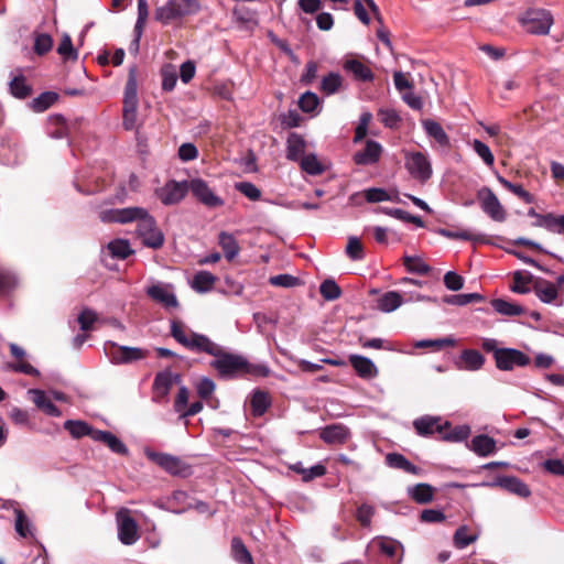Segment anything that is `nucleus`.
<instances>
[{
    "instance_id": "f257e3e1",
    "label": "nucleus",
    "mask_w": 564,
    "mask_h": 564,
    "mask_svg": "<svg viewBox=\"0 0 564 564\" xmlns=\"http://www.w3.org/2000/svg\"><path fill=\"white\" fill-rule=\"evenodd\" d=\"M171 336L186 349L214 356L212 367L223 377H231L238 372H249L246 358L223 351V348L209 337L189 329L182 321H170Z\"/></svg>"
},
{
    "instance_id": "f03ea898",
    "label": "nucleus",
    "mask_w": 564,
    "mask_h": 564,
    "mask_svg": "<svg viewBox=\"0 0 564 564\" xmlns=\"http://www.w3.org/2000/svg\"><path fill=\"white\" fill-rule=\"evenodd\" d=\"M102 223L128 224L137 221V234L145 247L159 249L164 243V235L155 219L142 207L111 208L99 213Z\"/></svg>"
},
{
    "instance_id": "7ed1b4c3",
    "label": "nucleus",
    "mask_w": 564,
    "mask_h": 564,
    "mask_svg": "<svg viewBox=\"0 0 564 564\" xmlns=\"http://www.w3.org/2000/svg\"><path fill=\"white\" fill-rule=\"evenodd\" d=\"M199 10L200 4L197 0H167L155 9L154 18L166 25L183 17L196 14Z\"/></svg>"
},
{
    "instance_id": "20e7f679",
    "label": "nucleus",
    "mask_w": 564,
    "mask_h": 564,
    "mask_svg": "<svg viewBox=\"0 0 564 564\" xmlns=\"http://www.w3.org/2000/svg\"><path fill=\"white\" fill-rule=\"evenodd\" d=\"M138 104L137 75L135 70L131 68L123 94V127L126 130H132L137 126Z\"/></svg>"
},
{
    "instance_id": "39448f33",
    "label": "nucleus",
    "mask_w": 564,
    "mask_h": 564,
    "mask_svg": "<svg viewBox=\"0 0 564 564\" xmlns=\"http://www.w3.org/2000/svg\"><path fill=\"white\" fill-rule=\"evenodd\" d=\"M105 355L113 365H127L144 359L148 351L139 347L121 346L108 340L104 344Z\"/></svg>"
},
{
    "instance_id": "423d86ee",
    "label": "nucleus",
    "mask_w": 564,
    "mask_h": 564,
    "mask_svg": "<svg viewBox=\"0 0 564 564\" xmlns=\"http://www.w3.org/2000/svg\"><path fill=\"white\" fill-rule=\"evenodd\" d=\"M404 166L409 174L421 183H425L432 177L431 160L423 152H405Z\"/></svg>"
},
{
    "instance_id": "0eeeda50",
    "label": "nucleus",
    "mask_w": 564,
    "mask_h": 564,
    "mask_svg": "<svg viewBox=\"0 0 564 564\" xmlns=\"http://www.w3.org/2000/svg\"><path fill=\"white\" fill-rule=\"evenodd\" d=\"M527 31L531 34L546 35L553 24L552 14L543 9H532L527 11L523 19Z\"/></svg>"
},
{
    "instance_id": "6e6552de",
    "label": "nucleus",
    "mask_w": 564,
    "mask_h": 564,
    "mask_svg": "<svg viewBox=\"0 0 564 564\" xmlns=\"http://www.w3.org/2000/svg\"><path fill=\"white\" fill-rule=\"evenodd\" d=\"M530 357L516 348H502L496 351V367L502 371H511L517 367H525L530 364Z\"/></svg>"
},
{
    "instance_id": "1a4fd4ad",
    "label": "nucleus",
    "mask_w": 564,
    "mask_h": 564,
    "mask_svg": "<svg viewBox=\"0 0 564 564\" xmlns=\"http://www.w3.org/2000/svg\"><path fill=\"white\" fill-rule=\"evenodd\" d=\"M477 197L480 200L482 212L492 220L503 221L506 219V210L490 188H480L477 193Z\"/></svg>"
},
{
    "instance_id": "9d476101",
    "label": "nucleus",
    "mask_w": 564,
    "mask_h": 564,
    "mask_svg": "<svg viewBox=\"0 0 564 564\" xmlns=\"http://www.w3.org/2000/svg\"><path fill=\"white\" fill-rule=\"evenodd\" d=\"M118 538L124 545H132L139 539L138 524L127 509L117 513Z\"/></svg>"
},
{
    "instance_id": "9b49d317",
    "label": "nucleus",
    "mask_w": 564,
    "mask_h": 564,
    "mask_svg": "<svg viewBox=\"0 0 564 564\" xmlns=\"http://www.w3.org/2000/svg\"><path fill=\"white\" fill-rule=\"evenodd\" d=\"M147 295L165 308H176L178 301L172 284L158 282L147 288Z\"/></svg>"
},
{
    "instance_id": "f8f14e48",
    "label": "nucleus",
    "mask_w": 564,
    "mask_h": 564,
    "mask_svg": "<svg viewBox=\"0 0 564 564\" xmlns=\"http://www.w3.org/2000/svg\"><path fill=\"white\" fill-rule=\"evenodd\" d=\"M189 189L202 204L209 208H216L224 205V199L216 195L209 185L202 178L191 180Z\"/></svg>"
},
{
    "instance_id": "ddd939ff",
    "label": "nucleus",
    "mask_w": 564,
    "mask_h": 564,
    "mask_svg": "<svg viewBox=\"0 0 564 564\" xmlns=\"http://www.w3.org/2000/svg\"><path fill=\"white\" fill-rule=\"evenodd\" d=\"M148 457L156 465H159L161 468H163L165 471L172 475H187L188 466L176 456L164 453L149 452Z\"/></svg>"
},
{
    "instance_id": "4468645a",
    "label": "nucleus",
    "mask_w": 564,
    "mask_h": 564,
    "mask_svg": "<svg viewBox=\"0 0 564 564\" xmlns=\"http://www.w3.org/2000/svg\"><path fill=\"white\" fill-rule=\"evenodd\" d=\"M189 189V184L186 182L169 181L158 192L160 200L164 205H173L181 202Z\"/></svg>"
},
{
    "instance_id": "2eb2a0df",
    "label": "nucleus",
    "mask_w": 564,
    "mask_h": 564,
    "mask_svg": "<svg viewBox=\"0 0 564 564\" xmlns=\"http://www.w3.org/2000/svg\"><path fill=\"white\" fill-rule=\"evenodd\" d=\"M180 381V376L171 370H164L156 373L153 382V400L161 402L165 399L175 382Z\"/></svg>"
},
{
    "instance_id": "dca6fc26",
    "label": "nucleus",
    "mask_w": 564,
    "mask_h": 564,
    "mask_svg": "<svg viewBox=\"0 0 564 564\" xmlns=\"http://www.w3.org/2000/svg\"><path fill=\"white\" fill-rule=\"evenodd\" d=\"M485 486H499L505 490L513 495H517L521 498H528L531 495V490L528 487V485L524 484L521 479L513 476L498 477L494 482L485 484Z\"/></svg>"
},
{
    "instance_id": "f3484780",
    "label": "nucleus",
    "mask_w": 564,
    "mask_h": 564,
    "mask_svg": "<svg viewBox=\"0 0 564 564\" xmlns=\"http://www.w3.org/2000/svg\"><path fill=\"white\" fill-rule=\"evenodd\" d=\"M413 426L419 435L427 436L435 433L443 434V430L448 427V422L441 423V419L436 416H421L413 422Z\"/></svg>"
},
{
    "instance_id": "a211bd4d",
    "label": "nucleus",
    "mask_w": 564,
    "mask_h": 564,
    "mask_svg": "<svg viewBox=\"0 0 564 564\" xmlns=\"http://www.w3.org/2000/svg\"><path fill=\"white\" fill-rule=\"evenodd\" d=\"M382 147L379 142L367 140L365 149L354 154V162L358 165H371L379 161Z\"/></svg>"
},
{
    "instance_id": "6ab92c4d",
    "label": "nucleus",
    "mask_w": 564,
    "mask_h": 564,
    "mask_svg": "<svg viewBox=\"0 0 564 564\" xmlns=\"http://www.w3.org/2000/svg\"><path fill=\"white\" fill-rule=\"evenodd\" d=\"M349 362L357 375L362 379H373L378 376V368L373 361L360 355H350Z\"/></svg>"
},
{
    "instance_id": "aec40b11",
    "label": "nucleus",
    "mask_w": 564,
    "mask_h": 564,
    "mask_svg": "<svg viewBox=\"0 0 564 564\" xmlns=\"http://www.w3.org/2000/svg\"><path fill=\"white\" fill-rule=\"evenodd\" d=\"M319 437L327 444H344L349 437V430L341 424H332L321 431Z\"/></svg>"
},
{
    "instance_id": "412c9836",
    "label": "nucleus",
    "mask_w": 564,
    "mask_h": 564,
    "mask_svg": "<svg viewBox=\"0 0 564 564\" xmlns=\"http://www.w3.org/2000/svg\"><path fill=\"white\" fill-rule=\"evenodd\" d=\"M347 73H350L356 80L371 82L373 80V73L369 66L356 58H348L343 65Z\"/></svg>"
},
{
    "instance_id": "4be33fe9",
    "label": "nucleus",
    "mask_w": 564,
    "mask_h": 564,
    "mask_svg": "<svg viewBox=\"0 0 564 564\" xmlns=\"http://www.w3.org/2000/svg\"><path fill=\"white\" fill-rule=\"evenodd\" d=\"M485 364L484 356L474 349H465L462 351L458 360V368L468 371H477Z\"/></svg>"
},
{
    "instance_id": "5701e85b",
    "label": "nucleus",
    "mask_w": 564,
    "mask_h": 564,
    "mask_svg": "<svg viewBox=\"0 0 564 564\" xmlns=\"http://www.w3.org/2000/svg\"><path fill=\"white\" fill-rule=\"evenodd\" d=\"M28 393L31 395L34 404L44 411L47 415L58 417L62 415L59 409L47 398L46 393L40 389H30Z\"/></svg>"
},
{
    "instance_id": "b1692460",
    "label": "nucleus",
    "mask_w": 564,
    "mask_h": 564,
    "mask_svg": "<svg viewBox=\"0 0 564 564\" xmlns=\"http://www.w3.org/2000/svg\"><path fill=\"white\" fill-rule=\"evenodd\" d=\"M469 448L478 456L486 457L494 454L497 449L496 441L485 434L475 436L469 444Z\"/></svg>"
},
{
    "instance_id": "393cba45",
    "label": "nucleus",
    "mask_w": 564,
    "mask_h": 564,
    "mask_svg": "<svg viewBox=\"0 0 564 564\" xmlns=\"http://www.w3.org/2000/svg\"><path fill=\"white\" fill-rule=\"evenodd\" d=\"M386 464L394 469H401L412 475H419L420 467L412 464L404 455L399 453H389L386 456Z\"/></svg>"
},
{
    "instance_id": "a878e982",
    "label": "nucleus",
    "mask_w": 564,
    "mask_h": 564,
    "mask_svg": "<svg viewBox=\"0 0 564 564\" xmlns=\"http://www.w3.org/2000/svg\"><path fill=\"white\" fill-rule=\"evenodd\" d=\"M305 140L297 133H291L286 140V158L291 161H300L304 156Z\"/></svg>"
},
{
    "instance_id": "bb28decb",
    "label": "nucleus",
    "mask_w": 564,
    "mask_h": 564,
    "mask_svg": "<svg viewBox=\"0 0 564 564\" xmlns=\"http://www.w3.org/2000/svg\"><path fill=\"white\" fill-rule=\"evenodd\" d=\"M422 126L425 133L430 138H433L440 145L447 147L449 144V138L438 122L432 119H426L422 121Z\"/></svg>"
},
{
    "instance_id": "cd10ccee",
    "label": "nucleus",
    "mask_w": 564,
    "mask_h": 564,
    "mask_svg": "<svg viewBox=\"0 0 564 564\" xmlns=\"http://www.w3.org/2000/svg\"><path fill=\"white\" fill-rule=\"evenodd\" d=\"M534 292L538 299L546 304L555 303L558 296L557 286L549 281L536 283Z\"/></svg>"
},
{
    "instance_id": "c85d7f7f",
    "label": "nucleus",
    "mask_w": 564,
    "mask_h": 564,
    "mask_svg": "<svg viewBox=\"0 0 564 564\" xmlns=\"http://www.w3.org/2000/svg\"><path fill=\"white\" fill-rule=\"evenodd\" d=\"M251 412L254 416L263 415L271 405L270 395L265 391L256 390L250 400Z\"/></svg>"
},
{
    "instance_id": "c756f323",
    "label": "nucleus",
    "mask_w": 564,
    "mask_h": 564,
    "mask_svg": "<svg viewBox=\"0 0 564 564\" xmlns=\"http://www.w3.org/2000/svg\"><path fill=\"white\" fill-rule=\"evenodd\" d=\"M373 545H376L383 555L390 558L398 557L403 552L402 544L389 538L375 540Z\"/></svg>"
},
{
    "instance_id": "7c9ffc66",
    "label": "nucleus",
    "mask_w": 564,
    "mask_h": 564,
    "mask_svg": "<svg viewBox=\"0 0 564 564\" xmlns=\"http://www.w3.org/2000/svg\"><path fill=\"white\" fill-rule=\"evenodd\" d=\"M218 243L221 247L225 258L231 261L239 253V246L237 240L231 234L221 231L218 236Z\"/></svg>"
},
{
    "instance_id": "2f4dec72",
    "label": "nucleus",
    "mask_w": 564,
    "mask_h": 564,
    "mask_svg": "<svg viewBox=\"0 0 564 564\" xmlns=\"http://www.w3.org/2000/svg\"><path fill=\"white\" fill-rule=\"evenodd\" d=\"M409 496L417 503L424 505L432 501L434 489L429 484H417L408 488Z\"/></svg>"
},
{
    "instance_id": "473e14b6",
    "label": "nucleus",
    "mask_w": 564,
    "mask_h": 564,
    "mask_svg": "<svg viewBox=\"0 0 564 564\" xmlns=\"http://www.w3.org/2000/svg\"><path fill=\"white\" fill-rule=\"evenodd\" d=\"M403 303L402 296L395 291L386 292L378 300V308L384 313H391L399 308Z\"/></svg>"
},
{
    "instance_id": "72a5a7b5",
    "label": "nucleus",
    "mask_w": 564,
    "mask_h": 564,
    "mask_svg": "<svg viewBox=\"0 0 564 564\" xmlns=\"http://www.w3.org/2000/svg\"><path fill=\"white\" fill-rule=\"evenodd\" d=\"M294 473L300 474L304 481H310L314 478L322 477L326 474V467L322 464L314 465L305 468L301 462H297L290 467Z\"/></svg>"
},
{
    "instance_id": "f704fd0d",
    "label": "nucleus",
    "mask_w": 564,
    "mask_h": 564,
    "mask_svg": "<svg viewBox=\"0 0 564 564\" xmlns=\"http://www.w3.org/2000/svg\"><path fill=\"white\" fill-rule=\"evenodd\" d=\"M216 276L208 271H198L192 281V288L198 293H205L213 289Z\"/></svg>"
},
{
    "instance_id": "c9c22d12",
    "label": "nucleus",
    "mask_w": 564,
    "mask_h": 564,
    "mask_svg": "<svg viewBox=\"0 0 564 564\" xmlns=\"http://www.w3.org/2000/svg\"><path fill=\"white\" fill-rule=\"evenodd\" d=\"M492 308L505 316H519L523 314L524 310L517 303L509 302L503 299H496L491 301Z\"/></svg>"
},
{
    "instance_id": "e433bc0d",
    "label": "nucleus",
    "mask_w": 564,
    "mask_h": 564,
    "mask_svg": "<svg viewBox=\"0 0 564 564\" xmlns=\"http://www.w3.org/2000/svg\"><path fill=\"white\" fill-rule=\"evenodd\" d=\"M9 89L12 96L19 99H24L31 95L32 88L28 85L24 76H14L10 84Z\"/></svg>"
},
{
    "instance_id": "4c0bfd02",
    "label": "nucleus",
    "mask_w": 564,
    "mask_h": 564,
    "mask_svg": "<svg viewBox=\"0 0 564 564\" xmlns=\"http://www.w3.org/2000/svg\"><path fill=\"white\" fill-rule=\"evenodd\" d=\"M496 178L506 189L517 195L524 203L531 204L534 202L533 196L528 191H525L521 185L511 183L510 181L501 176L499 173H496Z\"/></svg>"
},
{
    "instance_id": "58836bf2",
    "label": "nucleus",
    "mask_w": 564,
    "mask_h": 564,
    "mask_svg": "<svg viewBox=\"0 0 564 564\" xmlns=\"http://www.w3.org/2000/svg\"><path fill=\"white\" fill-rule=\"evenodd\" d=\"M299 162L301 169L310 175H321L325 171V167L315 154H306Z\"/></svg>"
},
{
    "instance_id": "ea45409f",
    "label": "nucleus",
    "mask_w": 564,
    "mask_h": 564,
    "mask_svg": "<svg viewBox=\"0 0 564 564\" xmlns=\"http://www.w3.org/2000/svg\"><path fill=\"white\" fill-rule=\"evenodd\" d=\"M107 249L111 257L118 259H126L133 252L129 241L126 239H115L110 241L107 245Z\"/></svg>"
},
{
    "instance_id": "a19ab883",
    "label": "nucleus",
    "mask_w": 564,
    "mask_h": 564,
    "mask_svg": "<svg viewBox=\"0 0 564 564\" xmlns=\"http://www.w3.org/2000/svg\"><path fill=\"white\" fill-rule=\"evenodd\" d=\"M63 426L73 438L78 440L84 436H88L91 425L80 420H67L64 422Z\"/></svg>"
},
{
    "instance_id": "79ce46f5",
    "label": "nucleus",
    "mask_w": 564,
    "mask_h": 564,
    "mask_svg": "<svg viewBox=\"0 0 564 564\" xmlns=\"http://www.w3.org/2000/svg\"><path fill=\"white\" fill-rule=\"evenodd\" d=\"M57 100V94L53 91L42 93L40 96L31 101V108L35 112H43L47 110Z\"/></svg>"
},
{
    "instance_id": "37998d69",
    "label": "nucleus",
    "mask_w": 564,
    "mask_h": 564,
    "mask_svg": "<svg viewBox=\"0 0 564 564\" xmlns=\"http://www.w3.org/2000/svg\"><path fill=\"white\" fill-rule=\"evenodd\" d=\"M403 264L411 273L425 275L431 271L430 265L425 263L422 258L415 256H405L403 258Z\"/></svg>"
},
{
    "instance_id": "c03bdc74",
    "label": "nucleus",
    "mask_w": 564,
    "mask_h": 564,
    "mask_svg": "<svg viewBox=\"0 0 564 564\" xmlns=\"http://www.w3.org/2000/svg\"><path fill=\"white\" fill-rule=\"evenodd\" d=\"M17 533L22 538L33 536L32 523L21 509L14 510Z\"/></svg>"
},
{
    "instance_id": "a18cd8bd",
    "label": "nucleus",
    "mask_w": 564,
    "mask_h": 564,
    "mask_svg": "<svg viewBox=\"0 0 564 564\" xmlns=\"http://www.w3.org/2000/svg\"><path fill=\"white\" fill-rule=\"evenodd\" d=\"M231 551L235 561L240 564H253L252 556L240 539L235 538L231 542Z\"/></svg>"
},
{
    "instance_id": "49530a36",
    "label": "nucleus",
    "mask_w": 564,
    "mask_h": 564,
    "mask_svg": "<svg viewBox=\"0 0 564 564\" xmlns=\"http://www.w3.org/2000/svg\"><path fill=\"white\" fill-rule=\"evenodd\" d=\"M343 85V78L338 73H329L321 82V90L326 95L335 94Z\"/></svg>"
},
{
    "instance_id": "de8ad7c7",
    "label": "nucleus",
    "mask_w": 564,
    "mask_h": 564,
    "mask_svg": "<svg viewBox=\"0 0 564 564\" xmlns=\"http://www.w3.org/2000/svg\"><path fill=\"white\" fill-rule=\"evenodd\" d=\"M478 539L477 534H470L466 525L459 527L454 534V544L457 549H465Z\"/></svg>"
},
{
    "instance_id": "09e8293b",
    "label": "nucleus",
    "mask_w": 564,
    "mask_h": 564,
    "mask_svg": "<svg viewBox=\"0 0 564 564\" xmlns=\"http://www.w3.org/2000/svg\"><path fill=\"white\" fill-rule=\"evenodd\" d=\"M57 53L62 56L63 59H77L78 52L74 48L72 39L68 34L65 33L62 36L57 46Z\"/></svg>"
},
{
    "instance_id": "8fccbe9b",
    "label": "nucleus",
    "mask_w": 564,
    "mask_h": 564,
    "mask_svg": "<svg viewBox=\"0 0 564 564\" xmlns=\"http://www.w3.org/2000/svg\"><path fill=\"white\" fill-rule=\"evenodd\" d=\"M440 235L449 239H460L468 240L474 242L482 241L481 235L471 234L468 230H449V229H440Z\"/></svg>"
},
{
    "instance_id": "3c124183",
    "label": "nucleus",
    "mask_w": 564,
    "mask_h": 564,
    "mask_svg": "<svg viewBox=\"0 0 564 564\" xmlns=\"http://www.w3.org/2000/svg\"><path fill=\"white\" fill-rule=\"evenodd\" d=\"M474 151L477 155L484 161V163L492 167L495 163V156L490 150V148L481 142L480 140L475 139L471 143Z\"/></svg>"
},
{
    "instance_id": "603ef678",
    "label": "nucleus",
    "mask_w": 564,
    "mask_h": 564,
    "mask_svg": "<svg viewBox=\"0 0 564 564\" xmlns=\"http://www.w3.org/2000/svg\"><path fill=\"white\" fill-rule=\"evenodd\" d=\"M319 106V98L312 91L304 93L299 99V107L303 112H314Z\"/></svg>"
},
{
    "instance_id": "864d4df0",
    "label": "nucleus",
    "mask_w": 564,
    "mask_h": 564,
    "mask_svg": "<svg viewBox=\"0 0 564 564\" xmlns=\"http://www.w3.org/2000/svg\"><path fill=\"white\" fill-rule=\"evenodd\" d=\"M470 429L467 425H458L452 429L449 432H444L442 438L448 442H463L468 438Z\"/></svg>"
},
{
    "instance_id": "5fc2aeb1",
    "label": "nucleus",
    "mask_w": 564,
    "mask_h": 564,
    "mask_svg": "<svg viewBox=\"0 0 564 564\" xmlns=\"http://www.w3.org/2000/svg\"><path fill=\"white\" fill-rule=\"evenodd\" d=\"M346 253L354 261L364 259V257H365L364 247H362V243L359 240V238H357L355 236H351L348 238V242L346 246Z\"/></svg>"
},
{
    "instance_id": "6e6d98bb",
    "label": "nucleus",
    "mask_w": 564,
    "mask_h": 564,
    "mask_svg": "<svg viewBox=\"0 0 564 564\" xmlns=\"http://www.w3.org/2000/svg\"><path fill=\"white\" fill-rule=\"evenodd\" d=\"M482 297L478 293L448 295L444 302L451 305L465 306L471 302L480 301Z\"/></svg>"
},
{
    "instance_id": "4d7b16f0",
    "label": "nucleus",
    "mask_w": 564,
    "mask_h": 564,
    "mask_svg": "<svg viewBox=\"0 0 564 564\" xmlns=\"http://www.w3.org/2000/svg\"><path fill=\"white\" fill-rule=\"evenodd\" d=\"M384 213L397 219L415 224L417 227H423L424 225L423 220L419 216H413L400 208H384Z\"/></svg>"
},
{
    "instance_id": "13d9d810",
    "label": "nucleus",
    "mask_w": 564,
    "mask_h": 564,
    "mask_svg": "<svg viewBox=\"0 0 564 564\" xmlns=\"http://www.w3.org/2000/svg\"><path fill=\"white\" fill-rule=\"evenodd\" d=\"M319 292L328 301L337 300L341 294L339 286L334 280H325L319 286Z\"/></svg>"
},
{
    "instance_id": "bf43d9fd",
    "label": "nucleus",
    "mask_w": 564,
    "mask_h": 564,
    "mask_svg": "<svg viewBox=\"0 0 564 564\" xmlns=\"http://www.w3.org/2000/svg\"><path fill=\"white\" fill-rule=\"evenodd\" d=\"M455 340L453 338H440V339H422L415 343L416 348H433L441 350L444 347L453 346Z\"/></svg>"
},
{
    "instance_id": "052dcab7",
    "label": "nucleus",
    "mask_w": 564,
    "mask_h": 564,
    "mask_svg": "<svg viewBox=\"0 0 564 564\" xmlns=\"http://www.w3.org/2000/svg\"><path fill=\"white\" fill-rule=\"evenodd\" d=\"M53 39L46 33H42L35 36L34 40V52L37 55H44L52 50Z\"/></svg>"
},
{
    "instance_id": "680f3d73",
    "label": "nucleus",
    "mask_w": 564,
    "mask_h": 564,
    "mask_svg": "<svg viewBox=\"0 0 564 564\" xmlns=\"http://www.w3.org/2000/svg\"><path fill=\"white\" fill-rule=\"evenodd\" d=\"M236 189L250 200L257 202L261 198V191L250 182L237 183Z\"/></svg>"
},
{
    "instance_id": "e2e57ef3",
    "label": "nucleus",
    "mask_w": 564,
    "mask_h": 564,
    "mask_svg": "<svg viewBox=\"0 0 564 564\" xmlns=\"http://www.w3.org/2000/svg\"><path fill=\"white\" fill-rule=\"evenodd\" d=\"M372 115L369 111H365L360 115L358 126L355 129V142L361 141L367 135Z\"/></svg>"
},
{
    "instance_id": "0e129e2a",
    "label": "nucleus",
    "mask_w": 564,
    "mask_h": 564,
    "mask_svg": "<svg viewBox=\"0 0 564 564\" xmlns=\"http://www.w3.org/2000/svg\"><path fill=\"white\" fill-rule=\"evenodd\" d=\"M271 285L293 288L300 284V279L291 274H278L269 279Z\"/></svg>"
},
{
    "instance_id": "69168bd1",
    "label": "nucleus",
    "mask_w": 564,
    "mask_h": 564,
    "mask_svg": "<svg viewBox=\"0 0 564 564\" xmlns=\"http://www.w3.org/2000/svg\"><path fill=\"white\" fill-rule=\"evenodd\" d=\"M80 329L84 332L90 330L94 323L97 321V314L90 308H84L77 318Z\"/></svg>"
},
{
    "instance_id": "338daca9",
    "label": "nucleus",
    "mask_w": 564,
    "mask_h": 564,
    "mask_svg": "<svg viewBox=\"0 0 564 564\" xmlns=\"http://www.w3.org/2000/svg\"><path fill=\"white\" fill-rule=\"evenodd\" d=\"M365 198L369 203L393 200V198L384 189L378 187H372L365 191Z\"/></svg>"
},
{
    "instance_id": "774afa93",
    "label": "nucleus",
    "mask_w": 564,
    "mask_h": 564,
    "mask_svg": "<svg viewBox=\"0 0 564 564\" xmlns=\"http://www.w3.org/2000/svg\"><path fill=\"white\" fill-rule=\"evenodd\" d=\"M104 444H106L109 447V449L116 454H128V447L123 444V442L120 438H118L111 432L108 433Z\"/></svg>"
}]
</instances>
